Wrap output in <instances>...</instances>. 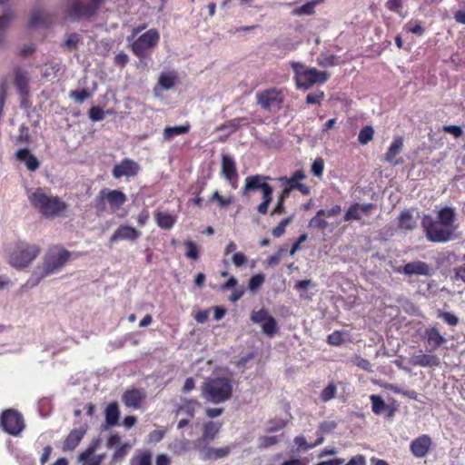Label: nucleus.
<instances>
[{
  "instance_id": "nucleus-1",
  "label": "nucleus",
  "mask_w": 465,
  "mask_h": 465,
  "mask_svg": "<svg viewBox=\"0 0 465 465\" xmlns=\"http://www.w3.org/2000/svg\"><path fill=\"white\" fill-rule=\"evenodd\" d=\"M70 258V252L64 249L54 247L51 248L44 257L41 266H37L31 277L25 284L26 288H34L40 282L52 274L57 273L62 270Z\"/></svg>"
},
{
  "instance_id": "nucleus-2",
  "label": "nucleus",
  "mask_w": 465,
  "mask_h": 465,
  "mask_svg": "<svg viewBox=\"0 0 465 465\" xmlns=\"http://www.w3.org/2000/svg\"><path fill=\"white\" fill-rule=\"evenodd\" d=\"M30 203L46 217L58 216L65 208L64 201L56 196L47 194L44 189L28 191Z\"/></svg>"
},
{
  "instance_id": "nucleus-3",
  "label": "nucleus",
  "mask_w": 465,
  "mask_h": 465,
  "mask_svg": "<svg viewBox=\"0 0 465 465\" xmlns=\"http://www.w3.org/2000/svg\"><path fill=\"white\" fill-rule=\"evenodd\" d=\"M232 392V384L225 377L210 378L203 383V397L209 402L219 404L228 401Z\"/></svg>"
},
{
  "instance_id": "nucleus-4",
  "label": "nucleus",
  "mask_w": 465,
  "mask_h": 465,
  "mask_svg": "<svg viewBox=\"0 0 465 465\" xmlns=\"http://www.w3.org/2000/svg\"><path fill=\"white\" fill-rule=\"evenodd\" d=\"M421 226L429 242H447L455 239L456 228L442 225L430 214L423 215Z\"/></svg>"
},
{
  "instance_id": "nucleus-5",
  "label": "nucleus",
  "mask_w": 465,
  "mask_h": 465,
  "mask_svg": "<svg viewBox=\"0 0 465 465\" xmlns=\"http://www.w3.org/2000/svg\"><path fill=\"white\" fill-rule=\"evenodd\" d=\"M40 251V247L36 244L18 242L9 252V263L16 269L25 268L39 255Z\"/></svg>"
},
{
  "instance_id": "nucleus-6",
  "label": "nucleus",
  "mask_w": 465,
  "mask_h": 465,
  "mask_svg": "<svg viewBox=\"0 0 465 465\" xmlns=\"http://www.w3.org/2000/svg\"><path fill=\"white\" fill-rule=\"evenodd\" d=\"M292 66L299 88L308 89L312 84L316 83L323 84L328 79L325 72H320L316 68H307L300 63H292Z\"/></svg>"
},
{
  "instance_id": "nucleus-7",
  "label": "nucleus",
  "mask_w": 465,
  "mask_h": 465,
  "mask_svg": "<svg viewBox=\"0 0 465 465\" xmlns=\"http://www.w3.org/2000/svg\"><path fill=\"white\" fill-rule=\"evenodd\" d=\"M126 195L119 190L103 189L94 198V207L99 212L105 210V202L110 205L113 212H116L126 202Z\"/></svg>"
},
{
  "instance_id": "nucleus-8",
  "label": "nucleus",
  "mask_w": 465,
  "mask_h": 465,
  "mask_svg": "<svg viewBox=\"0 0 465 465\" xmlns=\"http://www.w3.org/2000/svg\"><path fill=\"white\" fill-rule=\"evenodd\" d=\"M159 40V32L156 29H150L132 43V50L136 56L144 57Z\"/></svg>"
},
{
  "instance_id": "nucleus-9",
  "label": "nucleus",
  "mask_w": 465,
  "mask_h": 465,
  "mask_svg": "<svg viewBox=\"0 0 465 465\" xmlns=\"http://www.w3.org/2000/svg\"><path fill=\"white\" fill-rule=\"evenodd\" d=\"M0 425L5 431L13 436H18L25 428L23 416L12 409L3 411Z\"/></svg>"
},
{
  "instance_id": "nucleus-10",
  "label": "nucleus",
  "mask_w": 465,
  "mask_h": 465,
  "mask_svg": "<svg viewBox=\"0 0 465 465\" xmlns=\"http://www.w3.org/2000/svg\"><path fill=\"white\" fill-rule=\"evenodd\" d=\"M395 272L404 274L408 277L411 276H432L435 272V269L432 265L421 262L413 261L406 263L404 266H399L395 268Z\"/></svg>"
},
{
  "instance_id": "nucleus-11",
  "label": "nucleus",
  "mask_w": 465,
  "mask_h": 465,
  "mask_svg": "<svg viewBox=\"0 0 465 465\" xmlns=\"http://www.w3.org/2000/svg\"><path fill=\"white\" fill-rule=\"evenodd\" d=\"M257 103L264 110L272 111L280 109L283 101V95L281 91L271 88L256 94Z\"/></svg>"
},
{
  "instance_id": "nucleus-12",
  "label": "nucleus",
  "mask_w": 465,
  "mask_h": 465,
  "mask_svg": "<svg viewBox=\"0 0 465 465\" xmlns=\"http://www.w3.org/2000/svg\"><path fill=\"white\" fill-rule=\"evenodd\" d=\"M104 2V0H90V3L84 5L80 0H73L68 5V11L76 17H90L97 12Z\"/></svg>"
},
{
  "instance_id": "nucleus-13",
  "label": "nucleus",
  "mask_w": 465,
  "mask_h": 465,
  "mask_svg": "<svg viewBox=\"0 0 465 465\" xmlns=\"http://www.w3.org/2000/svg\"><path fill=\"white\" fill-rule=\"evenodd\" d=\"M139 171L140 166L135 161L124 158L120 163L114 165L112 174L115 179H120L124 176H135Z\"/></svg>"
},
{
  "instance_id": "nucleus-14",
  "label": "nucleus",
  "mask_w": 465,
  "mask_h": 465,
  "mask_svg": "<svg viewBox=\"0 0 465 465\" xmlns=\"http://www.w3.org/2000/svg\"><path fill=\"white\" fill-rule=\"evenodd\" d=\"M270 177L262 174L247 176L244 180V185L241 190L242 195L245 196L248 193L258 190L262 192L267 186L270 185L267 183Z\"/></svg>"
},
{
  "instance_id": "nucleus-15",
  "label": "nucleus",
  "mask_w": 465,
  "mask_h": 465,
  "mask_svg": "<svg viewBox=\"0 0 465 465\" xmlns=\"http://www.w3.org/2000/svg\"><path fill=\"white\" fill-rule=\"evenodd\" d=\"M431 445L432 440L430 436L422 434L411 442L410 450L415 458L421 459L428 454Z\"/></svg>"
},
{
  "instance_id": "nucleus-16",
  "label": "nucleus",
  "mask_w": 465,
  "mask_h": 465,
  "mask_svg": "<svg viewBox=\"0 0 465 465\" xmlns=\"http://www.w3.org/2000/svg\"><path fill=\"white\" fill-rule=\"evenodd\" d=\"M142 232L135 229L134 227L129 225H121L119 226L113 235L110 237V242L114 243L119 241H136Z\"/></svg>"
},
{
  "instance_id": "nucleus-17",
  "label": "nucleus",
  "mask_w": 465,
  "mask_h": 465,
  "mask_svg": "<svg viewBox=\"0 0 465 465\" xmlns=\"http://www.w3.org/2000/svg\"><path fill=\"white\" fill-rule=\"evenodd\" d=\"M373 208L372 203H354L352 204L344 214V221L349 222L352 220H361L363 213L367 214Z\"/></svg>"
},
{
  "instance_id": "nucleus-18",
  "label": "nucleus",
  "mask_w": 465,
  "mask_h": 465,
  "mask_svg": "<svg viewBox=\"0 0 465 465\" xmlns=\"http://www.w3.org/2000/svg\"><path fill=\"white\" fill-rule=\"evenodd\" d=\"M436 221L440 223L442 225H447L450 228H456V213L455 209L449 206H444L440 208L436 218H434Z\"/></svg>"
},
{
  "instance_id": "nucleus-19",
  "label": "nucleus",
  "mask_w": 465,
  "mask_h": 465,
  "mask_svg": "<svg viewBox=\"0 0 465 465\" xmlns=\"http://www.w3.org/2000/svg\"><path fill=\"white\" fill-rule=\"evenodd\" d=\"M85 432L86 428L84 426L71 430L64 442V450H74L80 443L81 440L84 438Z\"/></svg>"
},
{
  "instance_id": "nucleus-20",
  "label": "nucleus",
  "mask_w": 465,
  "mask_h": 465,
  "mask_svg": "<svg viewBox=\"0 0 465 465\" xmlns=\"http://www.w3.org/2000/svg\"><path fill=\"white\" fill-rule=\"evenodd\" d=\"M426 342L434 349L440 347L446 342V339L440 333L436 325L427 328L424 331Z\"/></svg>"
},
{
  "instance_id": "nucleus-21",
  "label": "nucleus",
  "mask_w": 465,
  "mask_h": 465,
  "mask_svg": "<svg viewBox=\"0 0 465 465\" xmlns=\"http://www.w3.org/2000/svg\"><path fill=\"white\" fill-rule=\"evenodd\" d=\"M411 363L420 367H439L440 360L435 354L420 353L411 358Z\"/></svg>"
},
{
  "instance_id": "nucleus-22",
  "label": "nucleus",
  "mask_w": 465,
  "mask_h": 465,
  "mask_svg": "<svg viewBox=\"0 0 465 465\" xmlns=\"http://www.w3.org/2000/svg\"><path fill=\"white\" fill-rule=\"evenodd\" d=\"M403 147V140L401 137H395L388 149V152L384 154L383 160L389 163L396 165L399 161L396 156L400 154Z\"/></svg>"
},
{
  "instance_id": "nucleus-23",
  "label": "nucleus",
  "mask_w": 465,
  "mask_h": 465,
  "mask_svg": "<svg viewBox=\"0 0 465 465\" xmlns=\"http://www.w3.org/2000/svg\"><path fill=\"white\" fill-rule=\"evenodd\" d=\"M222 173L224 176V178L228 182L232 183V186L235 187L234 183H232V179L236 178L237 176L236 164L233 158L231 157L230 155H223Z\"/></svg>"
},
{
  "instance_id": "nucleus-24",
  "label": "nucleus",
  "mask_w": 465,
  "mask_h": 465,
  "mask_svg": "<svg viewBox=\"0 0 465 465\" xmlns=\"http://www.w3.org/2000/svg\"><path fill=\"white\" fill-rule=\"evenodd\" d=\"M16 158L18 161L25 163L29 171L34 172L39 167V161L26 148L19 149L16 152Z\"/></svg>"
},
{
  "instance_id": "nucleus-25",
  "label": "nucleus",
  "mask_w": 465,
  "mask_h": 465,
  "mask_svg": "<svg viewBox=\"0 0 465 465\" xmlns=\"http://www.w3.org/2000/svg\"><path fill=\"white\" fill-rule=\"evenodd\" d=\"M143 400V393L140 390L127 391L123 395V401L127 407L139 408Z\"/></svg>"
},
{
  "instance_id": "nucleus-26",
  "label": "nucleus",
  "mask_w": 465,
  "mask_h": 465,
  "mask_svg": "<svg viewBox=\"0 0 465 465\" xmlns=\"http://www.w3.org/2000/svg\"><path fill=\"white\" fill-rule=\"evenodd\" d=\"M155 220L160 228L170 230L176 223V216L167 212H157Z\"/></svg>"
},
{
  "instance_id": "nucleus-27",
  "label": "nucleus",
  "mask_w": 465,
  "mask_h": 465,
  "mask_svg": "<svg viewBox=\"0 0 465 465\" xmlns=\"http://www.w3.org/2000/svg\"><path fill=\"white\" fill-rule=\"evenodd\" d=\"M322 2L323 0H312L310 2H307L306 4L301 6L293 8L292 11V15L294 16L311 15L314 14L316 5Z\"/></svg>"
},
{
  "instance_id": "nucleus-28",
  "label": "nucleus",
  "mask_w": 465,
  "mask_h": 465,
  "mask_svg": "<svg viewBox=\"0 0 465 465\" xmlns=\"http://www.w3.org/2000/svg\"><path fill=\"white\" fill-rule=\"evenodd\" d=\"M200 406V403L195 400L182 399L178 406V414L183 412L193 418L195 415L196 409Z\"/></svg>"
},
{
  "instance_id": "nucleus-29",
  "label": "nucleus",
  "mask_w": 465,
  "mask_h": 465,
  "mask_svg": "<svg viewBox=\"0 0 465 465\" xmlns=\"http://www.w3.org/2000/svg\"><path fill=\"white\" fill-rule=\"evenodd\" d=\"M235 447H236V444H233V443L227 445V446L221 447V448H213V447L208 455L207 461L217 460L226 458Z\"/></svg>"
},
{
  "instance_id": "nucleus-30",
  "label": "nucleus",
  "mask_w": 465,
  "mask_h": 465,
  "mask_svg": "<svg viewBox=\"0 0 465 465\" xmlns=\"http://www.w3.org/2000/svg\"><path fill=\"white\" fill-rule=\"evenodd\" d=\"M177 74L175 72L163 73L158 80V86L163 91L170 90L175 84Z\"/></svg>"
},
{
  "instance_id": "nucleus-31",
  "label": "nucleus",
  "mask_w": 465,
  "mask_h": 465,
  "mask_svg": "<svg viewBox=\"0 0 465 465\" xmlns=\"http://www.w3.org/2000/svg\"><path fill=\"white\" fill-rule=\"evenodd\" d=\"M221 423L215 422V421H208L205 422L203 426V437L207 439L210 441H213L217 437L220 430H221Z\"/></svg>"
},
{
  "instance_id": "nucleus-32",
  "label": "nucleus",
  "mask_w": 465,
  "mask_h": 465,
  "mask_svg": "<svg viewBox=\"0 0 465 465\" xmlns=\"http://www.w3.org/2000/svg\"><path fill=\"white\" fill-rule=\"evenodd\" d=\"M211 442L203 436L193 442V449L199 452L201 459L204 461H207L208 455L213 448L209 446Z\"/></svg>"
},
{
  "instance_id": "nucleus-33",
  "label": "nucleus",
  "mask_w": 465,
  "mask_h": 465,
  "mask_svg": "<svg viewBox=\"0 0 465 465\" xmlns=\"http://www.w3.org/2000/svg\"><path fill=\"white\" fill-rule=\"evenodd\" d=\"M262 201L258 205L257 211L260 214L265 215L268 213L269 205L272 200L273 189L271 185L267 186L262 192Z\"/></svg>"
},
{
  "instance_id": "nucleus-34",
  "label": "nucleus",
  "mask_w": 465,
  "mask_h": 465,
  "mask_svg": "<svg viewBox=\"0 0 465 465\" xmlns=\"http://www.w3.org/2000/svg\"><path fill=\"white\" fill-rule=\"evenodd\" d=\"M119 420V409L116 402H111L105 409V421L109 427L117 424Z\"/></svg>"
},
{
  "instance_id": "nucleus-35",
  "label": "nucleus",
  "mask_w": 465,
  "mask_h": 465,
  "mask_svg": "<svg viewBox=\"0 0 465 465\" xmlns=\"http://www.w3.org/2000/svg\"><path fill=\"white\" fill-rule=\"evenodd\" d=\"M189 130H190L189 124L179 125V126H170V127L164 128L163 136L164 140L170 141L177 135H182V134L188 133Z\"/></svg>"
},
{
  "instance_id": "nucleus-36",
  "label": "nucleus",
  "mask_w": 465,
  "mask_h": 465,
  "mask_svg": "<svg viewBox=\"0 0 465 465\" xmlns=\"http://www.w3.org/2000/svg\"><path fill=\"white\" fill-rule=\"evenodd\" d=\"M399 225L404 230H413L416 227V221L409 210L401 212Z\"/></svg>"
},
{
  "instance_id": "nucleus-37",
  "label": "nucleus",
  "mask_w": 465,
  "mask_h": 465,
  "mask_svg": "<svg viewBox=\"0 0 465 465\" xmlns=\"http://www.w3.org/2000/svg\"><path fill=\"white\" fill-rule=\"evenodd\" d=\"M324 441L322 435L319 436L314 443H308L303 436H297L294 438V443L299 449L303 450H311L318 445H321Z\"/></svg>"
},
{
  "instance_id": "nucleus-38",
  "label": "nucleus",
  "mask_w": 465,
  "mask_h": 465,
  "mask_svg": "<svg viewBox=\"0 0 465 465\" xmlns=\"http://www.w3.org/2000/svg\"><path fill=\"white\" fill-rule=\"evenodd\" d=\"M290 193H291V188H284L283 189V191L282 192V193L278 197L277 203H276L275 207L273 208V210L271 213L272 216V215L282 214L284 213V211H285L284 201H285L286 198L289 197Z\"/></svg>"
},
{
  "instance_id": "nucleus-39",
  "label": "nucleus",
  "mask_w": 465,
  "mask_h": 465,
  "mask_svg": "<svg viewBox=\"0 0 465 465\" xmlns=\"http://www.w3.org/2000/svg\"><path fill=\"white\" fill-rule=\"evenodd\" d=\"M131 465H152V455L149 451L138 450L131 460Z\"/></svg>"
},
{
  "instance_id": "nucleus-40",
  "label": "nucleus",
  "mask_w": 465,
  "mask_h": 465,
  "mask_svg": "<svg viewBox=\"0 0 465 465\" xmlns=\"http://www.w3.org/2000/svg\"><path fill=\"white\" fill-rule=\"evenodd\" d=\"M47 22V15L42 10H35L29 19V26L36 27Z\"/></svg>"
},
{
  "instance_id": "nucleus-41",
  "label": "nucleus",
  "mask_w": 465,
  "mask_h": 465,
  "mask_svg": "<svg viewBox=\"0 0 465 465\" xmlns=\"http://www.w3.org/2000/svg\"><path fill=\"white\" fill-rule=\"evenodd\" d=\"M26 73L21 69H17L15 72V84L18 91L22 94L25 91L27 85Z\"/></svg>"
},
{
  "instance_id": "nucleus-42",
  "label": "nucleus",
  "mask_w": 465,
  "mask_h": 465,
  "mask_svg": "<svg viewBox=\"0 0 465 465\" xmlns=\"http://www.w3.org/2000/svg\"><path fill=\"white\" fill-rule=\"evenodd\" d=\"M261 326L262 332L269 337H272L278 331L277 322L272 316H270Z\"/></svg>"
},
{
  "instance_id": "nucleus-43",
  "label": "nucleus",
  "mask_w": 465,
  "mask_h": 465,
  "mask_svg": "<svg viewBox=\"0 0 465 465\" xmlns=\"http://www.w3.org/2000/svg\"><path fill=\"white\" fill-rule=\"evenodd\" d=\"M309 226L312 228L325 230L329 226L326 218L320 214V210L316 213V214L311 219L309 223Z\"/></svg>"
},
{
  "instance_id": "nucleus-44",
  "label": "nucleus",
  "mask_w": 465,
  "mask_h": 465,
  "mask_svg": "<svg viewBox=\"0 0 465 465\" xmlns=\"http://www.w3.org/2000/svg\"><path fill=\"white\" fill-rule=\"evenodd\" d=\"M305 178L304 172L302 170H298L293 173V174L288 177H281L279 180L282 183V184L290 185L289 188L292 189V185L295 183H300L299 181L303 180Z\"/></svg>"
},
{
  "instance_id": "nucleus-45",
  "label": "nucleus",
  "mask_w": 465,
  "mask_h": 465,
  "mask_svg": "<svg viewBox=\"0 0 465 465\" xmlns=\"http://www.w3.org/2000/svg\"><path fill=\"white\" fill-rule=\"evenodd\" d=\"M371 410L375 414H381L387 408L384 401L379 395H371Z\"/></svg>"
},
{
  "instance_id": "nucleus-46",
  "label": "nucleus",
  "mask_w": 465,
  "mask_h": 465,
  "mask_svg": "<svg viewBox=\"0 0 465 465\" xmlns=\"http://www.w3.org/2000/svg\"><path fill=\"white\" fill-rule=\"evenodd\" d=\"M374 134V129L367 125L363 127L358 135V141L361 144H367L370 141L372 140Z\"/></svg>"
},
{
  "instance_id": "nucleus-47",
  "label": "nucleus",
  "mask_w": 465,
  "mask_h": 465,
  "mask_svg": "<svg viewBox=\"0 0 465 465\" xmlns=\"http://www.w3.org/2000/svg\"><path fill=\"white\" fill-rule=\"evenodd\" d=\"M265 276L262 273H258L251 277L248 283V289L254 293L264 282Z\"/></svg>"
},
{
  "instance_id": "nucleus-48",
  "label": "nucleus",
  "mask_w": 465,
  "mask_h": 465,
  "mask_svg": "<svg viewBox=\"0 0 465 465\" xmlns=\"http://www.w3.org/2000/svg\"><path fill=\"white\" fill-rule=\"evenodd\" d=\"M245 118H235L229 121L227 124H223L219 129L228 130V133L231 134L236 131L242 124L245 123Z\"/></svg>"
},
{
  "instance_id": "nucleus-49",
  "label": "nucleus",
  "mask_w": 465,
  "mask_h": 465,
  "mask_svg": "<svg viewBox=\"0 0 465 465\" xmlns=\"http://www.w3.org/2000/svg\"><path fill=\"white\" fill-rule=\"evenodd\" d=\"M270 316L271 315L268 314L266 310L261 309L259 311H253L251 313V320L252 322L262 325L267 319H269Z\"/></svg>"
},
{
  "instance_id": "nucleus-50",
  "label": "nucleus",
  "mask_w": 465,
  "mask_h": 465,
  "mask_svg": "<svg viewBox=\"0 0 465 465\" xmlns=\"http://www.w3.org/2000/svg\"><path fill=\"white\" fill-rule=\"evenodd\" d=\"M292 216L287 217L280 222V223L272 230V235L276 238L281 237L284 232L285 228L292 223Z\"/></svg>"
},
{
  "instance_id": "nucleus-51",
  "label": "nucleus",
  "mask_w": 465,
  "mask_h": 465,
  "mask_svg": "<svg viewBox=\"0 0 465 465\" xmlns=\"http://www.w3.org/2000/svg\"><path fill=\"white\" fill-rule=\"evenodd\" d=\"M184 245L187 250L185 252V256L192 260H197L199 257V253L196 244L192 241H186L184 242Z\"/></svg>"
},
{
  "instance_id": "nucleus-52",
  "label": "nucleus",
  "mask_w": 465,
  "mask_h": 465,
  "mask_svg": "<svg viewBox=\"0 0 465 465\" xmlns=\"http://www.w3.org/2000/svg\"><path fill=\"white\" fill-rule=\"evenodd\" d=\"M188 441L185 440H175L170 444V449L178 454L187 450Z\"/></svg>"
},
{
  "instance_id": "nucleus-53",
  "label": "nucleus",
  "mask_w": 465,
  "mask_h": 465,
  "mask_svg": "<svg viewBox=\"0 0 465 465\" xmlns=\"http://www.w3.org/2000/svg\"><path fill=\"white\" fill-rule=\"evenodd\" d=\"M438 317L441 318L447 324L456 326L459 323V318L451 312H439Z\"/></svg>"
},
{
  "instance_id": "nucleus-54",
  "label": "nucleus",
  "mask_w": 465,
  "mask_h": 465,
  "mask_svg": "<svg viewBox=\"0 0 465 465\" xmlns=\"http://www.w3.org/2000/svg\"><path fill=\"white\" fill-rule=\"evenodd\" d=\"M280 440L277 436H262L258 439L259 447L265 449L276 444Z\"/></svg>"
},
{
  "instance_id": "nucleus-55",
  "label": "nucleus",
  "mask_w": 465,
  "mask_h": 465,
  "mask_svg": "<svg viewBox=\"0 0 465 465\" xmlns=\"http://www.w3.org/2000/svg\"><path fill=\"white\" fill-rule=\"evenodd\" d=\"M70 97L76 103L82 104L90 97V93L85 89L74 90L71 92Z\"/></svg>"
},
{
  "instance_id": "nucleus-56",
  "label": "nucleus",
  "mask_w": 465,
  "mask_h": 465,
  "mask_svg": "<svg viewBox=\"0 0 465 465\" xmlns=\"http://www.w3.org/2000/svg\"><path fill=\"white\" fill-rule=\"evenodd\" d=\"M336 394V387L334 384H329L327 387L323 389L321 394V399L323 401H328L334 398Z\"/></svg>"
},
{
  "instance_id": "nucleus-57",
  "label": "nucleus",
  "mask_w": 465,
  "mask_h": 465,
  "mask_svg": "<svg viewBox=\"0 0 465 465\" xmlns=\"http://www.w3.org/2000/svg\"><path fill=\"white\" fill-rule=\"evenodd\" d=\"M351 361L354 365H356L357 367H359L368 372L372 371L371 364L366 359H363L360 356H355Z\"/></svg>"
},
{
  "instance_id": "nucleus-58",
  "label": "nucleus",
  "mask_w": 465,
  "mask_h": 465,
  "mask_svg": "<svg viewBox=\"0 0 465 465\" xmlns=\"http://www.w3.org/2000/svg\"><path fill=\"white\" fill-rule=\"evenodd\" d=\"M89 117L93 122H99L104 118V112L98 106H93L89 110Z\"/></svg>"
},
{
  "instance_id": "nucleus-59",
  "label": "nucleus",
  "mask_w": 465,
  "mask_h": 465,
  "mask_svg": "<svg viewBox=\"0 0 465 465\" xmlns=\"http://www.w3.org/2000/svg\"><path fill=\"white\" fill-rule=\"evenodd\" d=\"M324 169V162L322 158H316L312 164V172L313 175L321 177Z\"/></svg>"
},
{
  "instance_id": "nucleus-60",
  "label": "nucleus",
  "mask_w": 465,
  "mask_h": 465,
  "mask_svg": "<svg viewBox=\"0 0 465 465\" xmlns=\"http://www.w3.org/2000/svg\"><path fill=\"white\" fill-rule=\"evenodd\" d=\"M286 423L282 420H271L267 424L266 431L267 432H275L285 427Z\"/></svg>"
},
{
  "instance_id": "nucleus-61",
  "label": "nucleus",
  "mask_w": 465,
  "mask_h": 465,
  "mask_svg": "<svg viewBox=\"0 0 465 465\" xmlns=\"http://www.w3.org/2000/svg\"><path fill=\"white\" fill-rule=\"evenodd\" d=\"M131 448V446L128 443H124L121 447H119L113 456V461L116 462L120 460H122L126 454L128 450Z\"/></svg>"
},
{
  "instance_id": "nucleus-62",
  "label": "nucleus",
  "mask_w": 465,
  "mask_h": 465,
  "mask_svg": "<svg viewBox=\"0 0 465 465\" xmlns=\"http://www.w3.org/2000/svg\"><path fill=\"white\" fill-rule=\"evenodd\" d=\"M79 42V36L76 34H72L68 35L67 39L63 44V47L66 48L68 51L75 48L77 43Z\"/></svg>"
},
{
  "instance_id": "nucleus-63",
  "label": "nucleus",
  "mask_w": 465,
  "mask_h": 465,
  "mask_svg": "<svg viewBox=\"0 0 465 465\" xmlns=\"http://www.w3.org/2000/svg\"><path fill=\"white\" fill-rule=\"evenodd\" d=\"M343 341V334L341 331H333L328 336V342L331 345H340Z\"/></svg>"
},
{
  "instance_id": "nucleus-64",
  "label": "nucleus",
  "mask_w": 465,
  "mask_h": 465,
  "mask_svg": "<svg viewBox=\"0 0 465 465\" xmlns=\"http://www.w3.org/2000/svg\"><path fill=\"white\" fill-rule=\"evenodd\" d=\"M342 465H367L366 457L362 454H357L351 457L346 463Z\"/></svg>"
}]
</instances>
